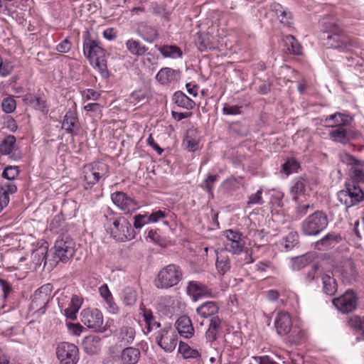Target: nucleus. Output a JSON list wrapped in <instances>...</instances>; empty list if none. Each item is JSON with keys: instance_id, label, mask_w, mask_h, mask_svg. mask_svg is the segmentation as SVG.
Here are the masks:
<instances>
[{"instance_id": "obj_62", "label": "nucleus", "mask_w": 364, "mask_h": 364, "mask_svg": "<svg viewBox=\"0 0 364 364\" xmlns=\"http://www.w3.org/2000/svg\"><path fill=\"white\" fill-rule=\"evenodd\" d=\"M241 107L238 105H230L228 104H225L223 108V113L225 115H237L240 114Z\"/></svg>"}, {"instance_id": "obj_43", "label": "nucleus", "mask_w": 364, "mask_h": 364, "mask_svg": "<svg viewBox=\"0 0 364 364\" xmlns=\"http://www.w3.org/2000/svg\"><path fill=\"white\" fill-rule=\"evenodd\" d=\"M16 137L14 135H8L0 144V152L3 155H9L16 146Z\"/></svg>"}, {"instance_id": "obj_51", "label": "nucleus", "mask_w": 364, "mask_h": 364, "mask_svg": "<svg viewBox=\"0 0 364 364\" xmlns=\"http://www.w3.org/2000/svg\"><path fill=\"white\" fill-rule=\"evenodd\" d=\"M300 168V164L294 159H287L282 164V171L289 176L294 172H296Z\"/></svg>"}, {"instance_id": "obj_58", "label": "nucleus", "mask_w": 364, "mask_h": 364, "mask_svg": "<svg viewBox=\"0 0 364 364\" xmlns=\"http://www.w3.org/2000/svg\"><path fill=\"white\" fill-rule=\"evenodd\" d=\"M30 102L32 104L33 107L39 109L42 112H48L46 102L39 96H33L31 97Z\"/></svg>"}, {"instance_id": "obj_47", "label": "nucleus", "mask_w": 364, "mask_h": 364, "mask_svg": "<svg viewBox=\"0 0 364 364\" xmlns=\"http://www.w3.org/2000/svg\"><path fill=\"white\" fill-rule=\"evenodd\" d=\"M122 299L126 306H133L137 300L136 291L132 287H126L123 291Z\"/></svg>"}, {"instance_id": "obj_56", "label": "nucleus", "mask_w": 364, "mask_h": 364, "mask_svg": "<svg viewBox=\"0 0 364 364\" xmlns=\"http://www.w3.org/2000/svg\"><path fill=\"white\" fill-rule=\"evenodd\" d=\"M309 263V258L306 255H301L292 259V269L294 270H301Z\"/></svg>"}, {"instance_id": "obj_26", "label": "nucleus", "mask_w": 364, "mask_h": 364, "mask_svg": "<svg viewBox=\"0 0 364 364\" xmlns=\"http://www.w3.org/2000/svg\"><path fill=\"white\" fill-rule=\"evenodd\" d=\"M77 117L76 114L72 110H68L64 116L62 122V129H65L67 133L71 135L77 134L75 128L77 127Z\"/></svg>"}, {"instance_id": "obj_35", "label": "nucleus", "mask_w": 364, "mask_h": 364, "mask_svg": "<svg viewBox=\"0 0 364 364\" xmlns=\"http://www.w3.org/2000/svg\"><path fill=\"white\" fill-rule=\"evenodd\" d=\"M272 11L275 12L281 23L286 25L291 23L292 15L287 8L275 3L272 5Z\"/></svg>"}, {"instance_id": "obj_34", "label": "nucleus", "mask_w": 364, "mask_h": 364, "mask_svg": "<svg viewBox=\"0 0 364 364\" xmlns=\"http://www.w3.org/2000/svg\"><path fill=\"white\" fill-rule=\"evenodd\" d=\"M20 170L19 167L16 166H6L1 173L2 178L5 180L1 183L3 184H16V181L18 176L19 175Z\"/></svg>"}, {"instance_id": "obj_55", "label": "nucleus", "mask_w": 364, "mask_h": 364, "mask_svg": "<svg viewBox=\"0 0 364 364\" xmlns=\"http://www.w3.org/2000/svg\"><path fill=\"white\" fill-rule=\"evenodd\" d=\"M95 68H97L101 76L106 79L109 76V73L107 69V61L104 58H98L95 60Z\"/></svg>"}, {"instance_id": "obj_33", "label": "nucleus", "mask_w": 364, "mask_h": 364, "mask_svg": "<svg viewBox=\"0 0 364 364\" xmlns=\"http://www.w3.org/2000/svg\"><path fill=\"white\" fill-rule=\"evenodd\" d=\"M342 276L349 282H357L359 277V272L355 262L349 259L343 267Z\"/></svg>"}, {"instance_id": "obj_31", "label": "nucleus", "mask_w": 364, "mask_h": 364, "mask_svg": "<svg viewBox=\"0 0 364 364\" xmlns=\"http://www.w3.org/2000/svg\"><path fill=\"white\" fill-rule=\"evenodd\" d=\"M17 191L16 184H3L0 185V208L1 211L4 207H6L9 203V195L14 194Z\"/></svg>"}, {"instance_id": "obj_9", "label": "nucleus", "mask_w": 364, "mask_h": 364, "mask_svg": "<svg viewBox=\"0 0 364 364\" xmlns=\"http://www.w3.org/2000/svg\"><path fill=\"white\" fill-rule=\"evenodd\" d=\"M56 356L60 364H76L79 360L78 348L68 342H61L55 349Z\"/></svg>"}, {"instance_id": "obj_45", "label": "nucleus", "mask_w": 364, "mask_h": 364, "mask_svg": "<svg viewBox=\"0 0 364 364\" xmlns=\"http://www.w3.org/2000/svg\"><path fill=\"white\" fill-rule=\"evenodd\" d=\"M215 265L218 273L221 275H224L228 272L231 267L229 257L223 254L218 255Z\"/></svg>"}, {"instance_id": "obj_48", "label": "nucleus", "mask_w": 364, "mask_h": 364, "mask_svg": "<svg viewBox=\"0 0 364 364\" xmlns=\"http://www.w3.org/2000/svg\"><path fill=\"white\" fill-rule=\"evenodd\" d=\"M348 325L355 331H360L364 337V316H352L348 319Z\"/></svg>"}, {"instance_id": "obj_46", "label": "nucleus", "mask_w": 364, "mask_h": 364, "mask_svg": "<svg viewBox=\"0 0 364 364\" xmlns=\"http://www.w3.org/2000/svg\"><path fill=\"white\" fill-rule=\"evenodd\" d=\"M341 240V237L339 234L335 232H328L321 240H318L316 243V246L329 247L333 243L338 242Z\"/></svg>"}, {"instance_id": "obj_19", "label": "nucleus", "mask_w": 364, "mask_h": 364, "mask_svg": "<svg viewBox=\"0 0 364 364\" xmlns=\"http://www.w3.org/2000/svg\"><path fill=\"white\" fill-rule=\"evenodd\" d=\"M353 122V117L348 114L336 112L333 114L327 116L323 122L326 127H348Z\"/></svg>"}, {"instance_id": "obj_6", "label": "nucleus", "mask_w": 364, "mask_h": 364, "mask_svg": "<svg viewBox=\"0 0 364 364\" xmlns=\"http://www.w3.org/2000/svg\"><path fill=\"white\" fill-rule=\"evenodd\" d=\"M183 277L181 267L174 264H170L162 268L154 280V284L158 289H167L177 285Z\"/></svg>"}, {"instance_id": "obj_28", "label": "nucleus", "mask_w": 364, "mask_h": 364, "mask_svg": "<svg viewBox=\"0 0 364 364\" xmlns=\"http://www.w3.org/2000/svg\"><path fill=\"white\" fill-rule=\"evenodd\" d=\"M126 48L130 54L136 57L144 55L148 50V47L142 44L139 41L134 38L128 39L125 43Z\"/></svg>"}, {"instance_id": "obj_16", "label": "nucleus", "mask_w": 364, "mask_h": 364, "mask_svg": "<svg viewBox=\"0 0 364 364\" xmlns=\"http://www.w3.org/2000/svg\"><path fill=\"white\" fill-rule=\"evenodd\" d=\"M329 136L336 143L347 144L358 136V132L354 129L346 128V127H338L330 132Z\"/></svg>"}, {"instance_id": "obj_38", "label": "nucleus", "mask_w": 364, "mask_h": 364, "mask_svg": "<svg viewBox=\"0 0 364 364\" xmlns=\"http://www.w3.org/2000/svg\"><path fill=\"white\" fill-rule=\"evenodd\" d=\"M306 180L303 177H299L294 180L293 185L291 187V193L295 201L298 200L300 196H303L306 191Z\"/></svg>"}, {"instance_id": "obj_61", "label": "nucleus", "mask_w": 364, "mask_h": 364, "mask_svg": "<svg viewBox=\"0 0 364 364\" xmlns=\"http://www.w3.org/2000/svg\"><path fill=\"white\" fill-rule=\"evenodd\" d=\"M262 190L259 189L255 193L250 195L248 198V201H247V204L248 205H255V204L262 205L264 203V201L262 200Z\"/></svg>"}, {"instance_id": "obj_13", "label": "nucleus", "mask_w": 364, "mask_h": 364, "mask_svg": "<svg viewBox=\"0 0 364 364\" xmlns=\"http://www.w3.org/2000/svg\"><path fill=\"white\" fill-rule=\"evenodd\" d=\"M48 287H41L37 289L31 301L30 309L34 313L43 314L46 311V306L50 300V295L47 292Z\"/></svg>"}, {"instance_id": "obj_40", "label": "nucleus", "mask_w": 364, "mask_h": 364, "mask_svg": "<svg viewBox=\"0 0 364 364\" xmlns=\"http://www.w3.org/2000/svg\"><path fill=\"white\" fill-rule=\"evenodd\" d=\"M136 336L135 329L131 326H122L119 331L118 339L124 344L133 343Z\"/></svg>"}, {"instance_id": "obj_8", "label": "nucleus", "mask_w": 364, "mask_h": 364, "mask_svg": "<svg viewBox=\"0 0 364 364\" xmlns=\"http://www.w3.org/2000/svg\"><path fill=\"white\" fill-rule=\"evenodd\" d=\"M155 341L164 351L171 353L177 345V335L171 326L165 325L155 333Z\"/></svg>"}, {"instance_id": "obj_17", "label": "nucleus", "mask_w": 364, "mask_h": 364, "mask_svg": "<svg viewBox=\"0 0 364 364\" xmlns=\"http://www.w3.org/2000/svg\"><path fill=\"white\" fill-rule=\"evenodd\" d=\"M85 55L91 60L104 58L105 50L99 46L97 41L86 38L83 43Z\"/></svg>"}, {"instance_id": "obj_49", "label": "nucleus", "mask_w": 364, "mask_h": 364, "mask_svg": "<svg viewBox=\"0 0 364 364\" xmlns=\"http://www.w3.org/2000/svg\"><path fill=\"white\" fill-rule=\"evenodd\" d=\"M225 342L232 348H238L242 343V337L240 332L234 331L228 334L225 338Z\"/></svg>"}, {"instance_id": "obj_57", "label": "nucleus", "mask_w": 364, "mask_h": 364, "mask_svg": "<svg viewBox=\"0 0 364 364\" xmlns=\"http://www.w3.org/2000/svg\"><path fill=\"white\" fill-rule=\"evenodd\" d=\"M299 235L296 232H289L284 240V247L286 250H291L293 248L298 242Z\"/></svg>"}, {"instance_id": "obj_24", "label": "nucleus", "mask_w": 364, "mask_h": 364, "mask_svg": "<svg viewBox=\"0 0 364 364\" xmlns=\"http://www.w3.org/2000/svg\"><path fill=\"white\" fill-rule=\"evenodd\" d=\"M219 311V306L215 301H205L196 309V313L200 316L211 318L212 316H217Z\"/></svg>"}, {"instance_id": "obj_60", "label": "nucleus", "mask_w": 364, "mask_h": 364, "mask_svg": "<svg viewBox=\"0 0 364 364\" xmlns=\"http://www.w3.org/2000/svg\"><path fill=\"white\" fill-rule=\"evenodd\" d=\"M13 70V66L10 62H3V59L0 55V75L6 77L11 74Z\"/></svg>"}, {"instance_id": "obj_22", "label": "nucleus", "mask_w": 364, "mask_h": 364, "mask_svg": "<svg viewBox=\"0 0 364 364\" xmlns=\"http://www.w3.org/2000/svg\"><path fill=\"white\" fill-rule=\"evenodd\" d=\"M222 320L218 316L210 318L208 328L205 332V339L208 342L215 341L222 328Z\"/></svg>"}, {"instance_id": "obj_2", "label": "nucleus", "mask_w": 364, "mask_h": 364, "mask_svg": "<svg viewBox=\"0 0 364 364\" xmlns=\"http://www.w3.org/2000/svg\"><path fill=\"white\" fill-rule=\"evenodd\" d=\"M111 236L117 241L124 242L135 237V231L128 220L109 210L105 215Z\"/></svg>"}, {"instance_id": "obj_12", "label": "nucleus", "mask_w": 364, "mask_h": 364, "mask_svg": "<svg viewBox=\"0 0 364 364\" xmlns=\"http://www.w3.org/2000/svg\"><path fill=\"white\" fill-rule=\"evenodd\" d=\"M80 316L81 322L89 328H92L97 332L105 331V328L102 326L103 316L98 309H84Z\"/></svg>"}, {"instance_id": "obj_14", "label": "nucleus", "mask_w": 364, "mask_h": 364, "mask_svg": "<svg viewBox=\"0 0 364 364\" xmlns=\"http://www.w3.org/2000/svg\"><path fill=\"white\" fill-rule=\"evenodd\" d=\"M225 235L227 238V242L225 244V250L235 255L241 253L244 248L242 233L232 230H227L225 232Z\"/></svg>"}, {"instance_id": "obj_36", "label": "nucleus", "mask_w": 364, "mask_h": 364, "mask_svg": "<svg viewBox=\"0 0 364 364\" xmlns=\"http://www.w3.org/2000/svg\"><path fill=\"white\" fill-rule=\"evenodd\" d=\"M143 316L146 324V333H149L156 330L158 331L161 328L160 322L156 321L151 310L144 309Z\"/></svg>"}, {"instance_id": "obj_23", "label": "nucleus", "mask_w": 364, "mask_h": 364, "mask_svg": "<svg viewBox=\"0 0 364 364\" xmlns=\"http://www.w3.org/2000/svg\"><path fill=\"white\" fill-rule=\"evenodd\" d=\"M82 344L86 353L97 354L101 348V338L97 335H90L83 339Z\"/></svg>"}, {"instance_id": "obj_11", "label": "nucleus", "mask_w": 364, "mask_h": 364, "mask_svg": "<svg viewBox=\"0 0 364 364\" xmlns=\"http://www.w3.org/2000/svg\"><path fill=\"white\" fill-rule=\"evenodd\" d=\"M186 293L194 301H197L201 298H217V293L198 281L193 280L188 282L186 287Z\"/></svg>"}, {"instance_id": "obj_10", "label": "nucleus", "mask_w": 364, "mask_h": 364, "mask_svg": "<svg viewBox=\"0 0 364 364\" xmlns=\"http://www.w3.org/2000/svg\"><path fill=\"white\" fill-rule=\"evenodd\" d=\"M358 296L352 290H347L343 295L333 299V304L341 312L348 314L353 311L358 306Z\"/></svg>"}, {"instance_id": "obj_42", "label": "nucleus", "mask_w": 364, "mask_h": 364, "mask_svg": "<svg viewBox=\"0 0 364 364\" xmlns=\"http://www.w3.org/2000/svg\"><path fill=\"white\" fill-rule=\"evenodd\" d=\"M289 334L288 341L291 345H299L305 339V332L299 326H292Z\"/></svg>"}, {"instance_id": "obj_27", "label": "nucleus", "mask_w": 364, "mask_h": 364, "mask_svg": "<svg viewBox=\"0 0 364 364\" xmlns=\"http://www.w3.org/2000/svg\"><path fill=\"white\" fill-rule=\"evenodd\" d=\"M141 355L138 348L127 347L122 350L120 360L123 364H136Z\"/></svg>"}, {"instance_id": "obj_7", "label": "nucleus", "mask_w": 364, "mask_h": 364, "mask_svg": "<svg viewBox=\"0 0 364 364\" xmlns=\"http://www.w3.org/2000/svg\"><path fill=\"white\" fill-rule=\"evenodd\" d=\"M54 250L56 262H67L75 252V242L70 236L61 235L55 240Z\"/></svg>"}, {"instance_id": "obj_25", "label": "nucleus", "mask_w": 364, "mask_h": 364, "mask_svg": "<svg viewBox=\"0 0 364 364\" xmlns=\"http://www.w3.org/2000/svg\"><path fill=\"white\" fill-rule=\"evenodd\" d=\"M180 72L171 68H161L156 76V79L162 85L177 81L180 78Z\"/></svg>"}, {"instance_id": "obj_3", "label": "nucleus", "mask_w": 364, "mask_h": 364, "mask_svg": "<svg viewBox=\"0 0 364 364\" xmlns=\"http://www.w3.org/2000/svg\"><path fill=\"white\" fill-rule=\"evenodd\" d=\"M109 174V166L100 161H94L83 166L82 171V186L85 190L105 180Z\"/></svg>"}, {"instance_id": "obj_50", "label": "nucleus", "mask_w": 364, "mask_h": 364, "mask_svg": "<svg viewBox=\"0 0 364 364\" xmlns=\"http://www.w3.org/2000/svg\"><path fill=\"white\" fill-rule=\"evenodd\" d=\"M2 110L7 114L12 113L16 108V102L14 96H8L1 100Z\"/></svg>"}, {"instance_id": "obj_54", "label": "nucleus", "mask_w": 364, "mask_h": 364, "mask_svg": "<svg viewBox=\"0 0 364 364\" xmlns=\"http://www.w3.org/2000/svg\"><path fill=\"white\" fill-rule=\"evenodd\" d=\"M0 289L3 293V299L5 301L9 299L11 295L14 293L11 284L1 278H0Z\"/></svg>"}, {"instance_id": "obj_29", "label": "nucleus", "mask_w": 364, "mask_h": 364, "mask_svg": "<svg viewBox=\"0 0 364 364\" xmlns=\"http://www.w3.org/2000/svg\"><path fill=\"white\" fill-rule=\"evenodd\" d=\"M82 304V299L77 295L72 296L69 306L64 310V315L70 320L77 318V313L80 309Z\"/></svg>"}, {"instance_id": "obj_18", "label": "nucleus", "mask_w": 364, "mask_h": 364, "mask_svg": "<svg viewBox=\"0 0 364 364\" xmlns=\"http://www.w3.org/2000/svg\"><path fill=\"white\" fill-rule=\"evenodd\" d=\"M277 333L281 336H287L292 327V321L289 314L284 311L279 312L274 320Z\"/></svg>"}, {"instance_id": "obj_63", "label": "nucleus", "mask_w": 364, "mask_h": 364, "mask_svg": "<svg viewBox=\"0 0 364 364\" xmlns=\"http://www.w3.org/2000/svg\"><path fill=\"white\" fill-rule=\"evenodd\" d=\"M319 265L318 264H314L311 265V269L304 274V279L305 283L309 284L311 282L316 278V273L318 269Z\"/></svg>"}, {"instance_id": "obj_21", "label": "nucleus", "mask_w": 364, "mask_h": 364, "mask_svg": "<svg viewBox=\"0 0 364 364\" xmlns=\"http://www.w3.org/2000/svg\"><path fill=\"white\" fill-rule=\"evenodd\" d=\"M176 328L181 336L190 338L194 334V328L191 318L187 316H180L176 321Z\"/></svg>"}, {"instance_id": "obj_32", "label": "nucleus", "mask_w": 364, "mask_h": 364, "mask_svg": "<svg viewBox=\"0 0 364 364\" xmlns=\"http://www.w3.org/2000/svg\"><path fill=\"white\" fill-rule=\"evenodd\" d=\"M321 280L323 292L329 296L335 295L338 290L336 279L328 274H323L321 277Z\"/></svg>"}, {"instance_id": "obj_39", "label": "nucleus", "mask_w": 364, "mask_h": 364, "mask_svg": "<svg viewBox=\"0 0 364 364\" xmlns=\"http://www.w3.org/2000/svg\"><path fill=\"white\" fill-rule=\"evenodd\" d=\"M284 44L290 54L296 55L301 54V46L292 35H287L284 37Z\"/></svg>"}, {"instance_id": "obj_30", "label": "nucleus", "mask_w": 364, "mask_h": 364, "mask_svg": "<svg viewBox=\"0 0 364 364\" xmlns=\"http://www.w3.org/2000/svg\"><path fill=\"white\" fill-rule=\"evenodd\" d=\"M172 100L177 106L188 110L193 109L196 105L195 102L182 91H176L173 95Z\"/></svg>"}, {"instance_id": "obj_52", "label": "nucleus", "mask_w": 364, "mask_h": 364, "mask_svg": "<svg viewBox=\"0 0 364 364\" xmlns=\"http://www.w3.org/2000/svg\"><path fill=\"white\" fill-rule=\"evenodd\" d=\"M219 176L217 174H209L207 178L203 181L200 187L207 190L208 193L213 197V187L214 183L218 181Z\"/></svg>"}, {"instance_id": "obj_5", "label": "nucleus", "mask_w": 364, "mask_h": 364, "mask_svg": "<svg viewBox=\"0 0 364 364\" xmlns=\"http://www.w3.org/2000/svg\"><path fill=\"white\" fill-rule=\"evenodd\" d=\"M328 225V218L326 213L316 210L302 221L301 230L304 235L316 236L325 230Z\"/></svg>"}, {"instance_id": "obj_20", "label": "nucleus", "mask_w": 364, "mask_h": 364, "mask_svg": "<svg viewBox=\"0 0 364 364\" xmlns=\"http://www.w3.org/2000/svg\"><path fill=\"white\" fill-rule=\"evenodd\" d=\"M136 33L146 42L152 43L159 38L157 29L146 23H139L136 29Z\"/></svg>"}, {"instance_id": "obj_53", "label": "nucleus", "mask_w": 364, "mask_h": 364, "mask_svg": "<svg viewBox=\"0 0 364 364\" xmlns=\"http://www.w3.org/2000/svg\"><path fill=\"white\" fill-rule=\"evenodd\" d=\"M194 130L188 131L186 137V149L189 151L194 152L198 148L199 139L193 138Z\"/></svg>"}, {"instance_id": "obj_59", "label": "nucleus", "mask_w": 364, "mask_h": 364, "mask_svg": "<svg viewBox=\"0 0 364 364\" xmlns=\"http://www.w3.org/2000/svg\"><path fill=\"white\" fill-rule=\"evenodd\" d=\"M147 238H149L151 242L156 245L161 247L165 245V240L161 238L158 232V230H150L148 232Z\"/></svg>"}, {"instance_id": "obj_44", "label": "nucleus", "mask_w": 364, "mask_h": 364, "mask_svg": "<svg viewBox=\"0 0 364 364\" xmlns=\"http://www.w3.org/2000/svg\"><path fill=\"white\" fill-rule=\"evenodd\" d=\"M158 49L164 58H177L183 54L180 48L176 46H164Z\"/></svg>"}, {"instance_id": "obj_64", "label": "nucleus", "mask_w": 364, "mask_h": 364, "mask_svg": "<svg viewBox=\"0 0 364 364\" xmlns=\"http://www.w3.org/2000/svg\"><path fill=\"white\" fill-rule=\"evenodd\" d=\"M340 158L341 161L343 164L351 166V167H354L360 161V160L353 157L352 155L347 153L341 154Z\"/></svg>"}, {"instance_id": "obj_37", "label": "nucleus", "mask_w": 364, "mask_h": 364, "mask_svg": "<svg viewBox=\"0 0 364 364\" xmlns=\"http://www.w3.org/2000/svg\"><path fill=\"white\" fill-rule=\"evenodd\" d=\"M355 184L364 183V161H360L356 166L351 167L350 177L346 181H351Z\"/></svg>"}, {"instance_id": "obj_15", "label": "nucleus", "mask_w": 364, "mask_h": 364, "mask_svg": "<svg viewBox=\"0 0 364 364\" xmlns=\"http://www.w3.org/2000/svg\"><path fill=\"white\" fill-rule=\"evenodd\" d=\"M112 202L121 210L130 212L136 209L137 203L122 191H116L111 195Z\"/></svg>"}, {"instance_id": "obj_1", "label": "nucleus", "mask_w": 364, "mask_h": 364, "mask_svg": "<svg viewBox=\"0 0 364 364\" xmlns=\"http://www.w3.org/2000/svg\"><path fill=\"white\" fill-rule=\"evenodd\" d=\"M323 28L321 39L328 48L340 51H350L351 48L360 46L358 41L346 34L336 22L323 18Z\"/></svg>"}, {"instance_id": "obj_41", "label": "nucleus", "mask_w": 364, "mask_h": 364, "mask_svg": "<svg viewBox=\"0 0 364 364\" xmlns=\"http://www.w3.org/2000/svg\"><path fill=\"white\" fill-rule=\"evenodd\" d=\"M178 353H181L184 359L200 358V353L196 350L191 348L187 343L180 341L178 344Z\"/></svg>"}, {"instance_id": "obj_4", "label": "nucleus", "mask_w": 364, "mask_h": 364, "mask_svg": "<svg viewBox=\"0 0 364 364\" xmlns=\"http://www.w3.org/2000/svg\"><path fill=\"white\" fill-rule=\"evenodd\" d=\"M337 198L348 209L364 201V192L359 184L354 183L352 180L346 181L344 188L337 193Z\"/></svg>"}]
</instances>
